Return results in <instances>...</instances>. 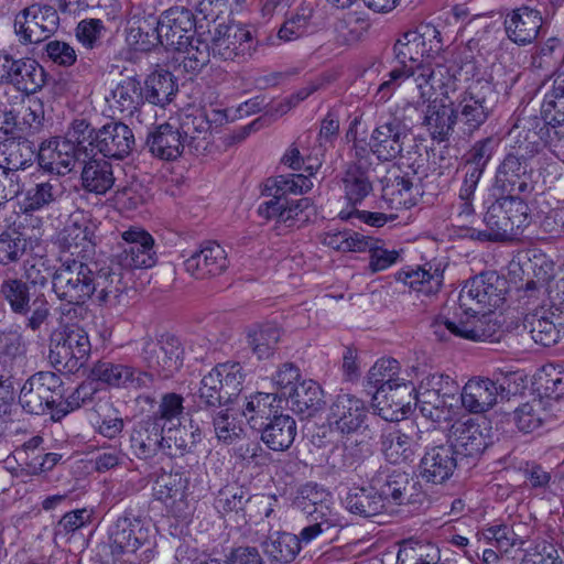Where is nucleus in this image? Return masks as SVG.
Listing matches in <instances>:
<instances>
[{
    "mask_svg": "<svg viewBox=\"0 0 564 564\" xmlns=\"http://www.w3.org/2000/svg\"><path fill=\"white\" fill-rule=\"evenodd\" d=\"M293 507L307 521L300 533L295 534L301 549L303 544H310L329 530L346 525L345 518L334 507L332 494L317 484L302 486Z\"/></svg>",
    "mask_w": 564,
    "mask_h": 564,
    "instance_id": "nucleus-1",
    "label": "nucleus"
},
{
    "mask_svg": "<svg viewBox=\"0 0 564 564\" xmlns=\"http://www.w3.org/2000/svg\"><path fill=\"white\" fill-rule=\"evenodd\" d=\"M94 270L82 260H61L53 279V293L62 302L61 315L68 321L76 319L85 304L94 296Z\"/></svg>",
    "mask_w": 564,
    "mask_h": 564,
    "instance_id": "nucleus-2",
    "label": "nucleus"
},
{
    "mask_svg": "<svg viewBox=\"0 0 564 564\" xmlns=\"http://www.w3.org/2000/svg\"><path fill=\"white\" fill-rule=\"evenodd\" d=\"M399 361L393 358H381L370 368L367 382L375 388L373 401L379 414L386 421H399L403 414V408L408 403L405 397H410L414 387L404 379L398 378Z\"/></svg>",
    "mask_w": 564,
    "mask_h": 564,
    "instance_id": "nucleus-3",
    "label": "nucleus"
},
{
    "mask_svg": "<svg viewBox=\"0 0 564 564\" xmlns=\"http://www.w3.org/2000/svg\"><path fill=\"white\" fill-rule=\"evenodd\" d=\"M540 139L534 132L517 140L496 170V189L502 194L532 192V160L540 150Z\"/></svg>",
    "mask_w": 564,
    "mask_h": 564,
    "instance_id": "nucleus-4",
    "label": "nucleus"
},
{
    "mask_svg": "<svg viewBox=\"0 0 564 564\" xmlns=\"http://www.w3.org/2000/svg\"><path fill=\"white\" fill-rule=\"evenodd\" d=\"M498 102V91L487 79L473 80L459 93L453 105L462 132L471 135L492 116Z\"/></svg>",
    "mask_w": 564,
    "mask_h": 564,
    "instance_id": "nucleus-5",
    "label": "nucleus"
},
{
    "mask_svg": "<svg viewBox=\"0 0 564 564\" xmlns=\"http://www.w3.org/2000/svg\"><path fill=\"white\" fill-rule=\"evenodd\" d=\"M460 315L455 314L454 318L440 316L435 319L433 327L434 334L441 339L445 338V332L451 335L473 341H496L499 340V324L495 322L490 314L484 312L474 305V310L466 307Z\"/></svg>",
    "mask_w": 564,
    "mask_h": 564,
    "instance_id": "nucleus-6",
    "label": "nucleus"
},
{
    "mask_svg": "<svg viewBox=\"0 0 564 564\" xmlns=\"http://www.w3.org/2000/svg\"><path fill=\"white\" fill-rule=\"evenodd\" d=\"M109 546L115 555L135 554L143 549L139 564H148L154 557L149 528L143 521L126 512L109 528Z\"/></svg>",
    "mask_w": 564,
    "mask_h": 564,
    "instance_id": "nucleus-7",
    "label": "nucleus"
},
{
    "mask_svg": "<svg viewBox=\"0 0 564 564\" xmlns=\"http://www.w3.org/2000/svg\"><path fill=\"white\" fill-rule=\"evenodd\" d=\"M91 344L87 332L78 326H67L52 340L50 359L59 371L75 373L88 361Z\"/></svg>",
    "mask_w": 564,
    "mask_h": 564,
    "instance_id": "nucleus-8",
    "label": "nucleus"
},
{
    "mask_svg": "<svg viewBox=\"0 0 564 564\" xmlns=\"http://www.w3.org/2000/svg\"><path fill=\"white\" fill-rule=\"evenodd\" d=\"M65 395L61 376L51 371L32 375L20 389L19 404L29 414L41 415L57 406V401Z\"/></svg>",
    "mask_w": 564,
    "mask_h": 564,
    "instance_id": "nucleus-9",
    "label": "nucleus"
},
{
    "mask_svg": "<svg viewBox=\"0 0 564 564\" xmlns=\"http://www.w3.org/2000/svg\"><path fill=\"white\" fill-rule=\"evenodd\" d=\"M508 280L496 271H485L469 279L462 288L458 303L462 307L474 310V305L491 313L506 300Z\"/></svg>",
    "mask_w": 564,
    "mask_h": 564,
    "instance_id": "nucleus-10",
    "label": "nucleus"
},
{
    "mask_svg": "<svg viewBox=\"0 0 564 564\" xmlns=\"http://www.w3.org/2000/svg\"><path fill=\"white\" fill-rule=\"evenodd\" d=\"M140 357L158 377L169 379L183 367L184 347L175 335L169 333L156 338L144 337Z\"/></svg>",
    "mask_w": 564,
    "mask_h": 564,
    "instance_id": "nucleus-11",
    "label": "nucleus"
},
{
    "mask_svg": "<svg viewBox=\"0 0 564 564\" xmlns=\"http://www.w3.org/2000/svg\"><path fill=\"white\" fill-rule=\"evenodd\" d=\"M370 479L382 496L387 510L392 506L421 502L424 497L420 481L400 469L380 467Z\"/></svg>",
    "mask_w": 564,
    "mask_h": 564,
    "instance_id": "nucleus-12",
    "label": "nucleus"
},
{
    "mask_svg": "<svg viewBox=\"0 0 564 564\" xmlns=\"http://www.w3.org/2000/svg\"><path fill=\"white\" fill-rule=\"evenodd\" d=\"M210 37L212 54L223 61L247 63L258 53L260 41L246 28L231 25L215 29Z\"/></svg>",
    "mask_w": 564,
    "mask_h": 564,
    "instance_id": "nucleus-13",
    "label": "nucleus"
},
{
    "mask_svg": "<svg viewBox=\"0 0 564 564\" xmlns=\"http://www.w3.org/2000/svg\"><path fill=\"white\" fill-rule=\"evenodd\" d=\"M120 252L115 256L118 267L127 272L135 269H150L158 262L155 240L142 227L131 226L121 231Z\"/></svg>",
    "mask_w": 564,
    "mask_h": 564,
    "instance_id": "nucleus-14",
    "label": "nucleus"
},
{
    "mask_svg": "<svg viewBox=\"0 0 564 564\" xmlns=\"http://www.w3.org/2000/svg\"><path fill=\"white\" fill-rule=\"evenodd\" d=\"M58 24L59 17L53 7L32 4L15 15L14 32L21 44H37L48 39Z\"/></svg>",
    "mask_w": 564,
    "mask_h": 564,
    "instance_id": "nucleus-15",
    "label": "nucleus"
},
{
    "mask_svg": "<svg viewBox=\"0 0 564 564\" xmlns=\"http://www.w3.org/2000/svg\"><path fill=\"white\" fill-rule=\"evenodd\" d=\"M410 130L402 117L381 116L370 135V151L381 162L394 160L402 153Z\"/></svg>",
    "mask_w": 564,
    "mask_h": 564,
    "instance_id": "nucleus-16",
    "label": "nucleus"
},
{
    "mask_svg": "<svg viewBox=\"0 0 564 564\" xmlns=\"http://www.w3.org/2000/svg\"><path fill=\"white\" fill-rule=\"evenodd\" d=\"M184 270L196 280H208L221 275L229 267L226 250L218 242L208 240L183 262Z\"/></svg>",
    "mask_w": 564,
    "mask_h": 564,
    "instance_id": "nucleus-17",
    "label": "nucleus"
},
{
    "mask_svg": "<svg viewBox=\"0 0 564 564\" xmlns=\"http://www.w3.org/2000/svg\"><path fill=\"white\" fill-rule=\"evenodd\" d=\"M34 143L22 135H10L0 141V169L10 183L19 182L18 171L29 169L36 160Z\"/></svg>",
    "mask_w": 564,
    "mask_h": 564,
    "instance_id": "nucleus-18",
    "label": "nucleus"
},
{
    "mask_svg": "<svg viewBox=\"0 0 564 564\" xmlns=\"http://www.w3.org/2000/svg\"><path fill=\"white\" fill-rule=\"evenodd\" d=\"M85 160L72 143L62 138L43 141L36 154L39 166L55 176L69 173L77 162Z\"/></svg>",
    "mask_w": 564,
    "mask_h": 564,
    "instance_id": "nucleus-19",
    "label": "nucleus"
},
{
    "mask_svg": "<svg viewBox=\"0 0 564 564\" xmlns=\"http://www.w3.org/2000/svg\"><path fill=\"white\" fill-rule=\"evenodd\" d=\"M159 30L165 48H180L196 32L194 13L185 7H173L158 18Z\"/></svg>",
    "mask_w": 564,
    "mask_h": 564,
    "instance_id": "nucleus-20",
    "label": "nucleus"
},
{
    "mask_svg": "<svg viewBox=\"0 0 564 564\" xmlns=\"http://www.w3.org/2000/svg\"><path fill=\"white\" fill-rule=\"evenodd\" d=\"M135 144L132 129L121 121H110L97 129L95 150L105 158L122 160L133 150Z\"/></svg>",
    "mask_w": 564,
    "mask_h": 564,
    "instance_id": "nucleus-21",
    "label": "nucleus"
},
{
    "mask_svg": "<svg viewBox=\"0 0 564 564\" xmlns=\"http://www.w3.org/2000/svg\"><path fill=\"white\" fill-rule=\"evenodd\" d=\"M368 409L365 402L352 394H339L329 408V423L341 434L358 432L366 423Z\"/></svg>",
    "mask_w": 564,
    "mask_h": 564,
    "instance_id": "nucleus-22",
    "label": "nucleus"
},
{
    "mask_svg": "<svg viewBox=\"0 0 564 564\" xmlns=\"http://www.w3.org/2000/svg\"><path fill=\"white\" fill-rule=\"evenodd\" d=\"M163 441L164 431L161 425L144 417L132 426L129 434V448L135 458L153 462L163 454Z\"/></svg>",
    "mask_w": 564,
    "mask_h": 564,
    "instance_id": "nucleus-23",
    "label": "nucleus"
},
{
    "mask_svg": "<svg viewBox=\"0 0 564 564\" xmlns=\"http://www.w3.org/2000/svg\"><path fill=\"white\" fill-rule=\"evenodd\" d=\"M430 73H432V67L423 64L419 66L410 65L408 68H393L388 74L389 78L379 86L377 94L380 95L381 100H387L404 79L412 77L420 94V99L414 106L417 109L433 96L432 76H430Z\"/></svg>",
    "mask_w": 564,
    "mask_h": 564,
    "instance_id": "nucleus-24",
    "label": "nucleus"
},
{
    "mask_svg": "<svg viewBox=\"0 0 564 564\" xmlns=\"http://www.w3.org/2000/svg\"><path fill=\"white\" fill-rule=\"evenodd\" d=\"M192 153L204 154L212 142V123L203 109L183 112L174 119Z\"/></svg>",
    "mask_w": 564,
    "mask_h": 564,
    "instance_id": "nucleus-25",
    "label": "nucleus"
},
{
    "mask_svg": "<svg viewBox=\"0 0 564 564\" xmlns=\"http://www.w3.org/2000/svg\"><path fill=\"white\" fill-rule=\"evenodd\" d=\"M541 26V12L528 6H521L511 10L503 21L507 37L519 46L533 43L539 35Z\"/></svg>",
    "mask_w": 564,
    "mask_h": 564,
    "instance_id": "nucleus-26",
    "label": "nucleus"
},
{
    "mask_svg": "<svg viewBox=\"0 0 564 564\" xmlns=\"http://www.w3.org/2000/svg\"><path fill=\"white\" fill-rule=\"evenodd\" d=\"M189 478L184 471H172L158 477L154 485V496L165 503L176 518H186L188 505L186 490Z\"/></svg>",
    "mask_w": 564,
    "mask_h": 564,
    "instance_id": "nucleus-27",
    "label": "nucleus"
},
{
    "mask_svg": "<svg viewBox=\"0 0 564 564\" xmlns=\"http://www.w3.org/2000/svg\"><path fill=\"white\" fill-rule=\"evenodd\" d=\"M174 119L156 126L148 133L145 145L152 156L163 161H175L186 149Z\"/></svg>",
    "mask_w": 564,
    "mask_h": 564,
    "instance_id": "nucleus-28",
    "label": "nucleus"
},
{
    "mask_svg": "<svg viewBox=\"0 0 564 564\" xmlns=\"http://www.w3.org/2000/svg\"><path fill=\"white\" fill-rule=\"evenodd\" d=\"M382 199L391 209H410L417 204L419 189L412 178L399 167L389 170L382 178Z\"/></svg>",
    "mask_w": 564,
    "mask_h": 564,
    "instance_id": "nucleus-29",
    "label": "nucleus"
},
{
    "mask_svg": "<svg viewBox=\"0 0 564 564\" xmlns=\"http://www.w3.org/2000/svg\"><path fill=\"white\" fill-rule=\"evenodd\" d=\"M113 107L124 117L135 119L139 123H144L145 113L152 111V107L147 106L143 86L135 77H127L112 90Z\"/></svg>",
    "mask_w": 564,
    "mask_h": 564,
    "instance_id": "nucleus-30",
    "label": "nucleus"
},
{
    "mask_svg": "<svg viewBox=\"0 0 564 564\" xmlns=\"http://www.w3.org/2000/svg\"><path fill=\"white\" fill-rule=\"evenodd\" d=\"M459 457L451 443L429 448L421 459V474L433 484L448 480L457 468Z\"/></svg>",
    "mask_w": 564,
    "mask_h": 564,
    "instance_id": "nucleus-31",
    "label": "nucleus"
},
{
    "mask_svg": "<svg viewBox=\"0 0 564 564\" xmlns=\"http://www.w3.org/2000/svg\"><path fill=\"white\" fill-rule=\"evenodd\" d=\"M126 273L128 272L117 263L94 271V295L99 305L113 307L121 303L128 288Z\"/></svg>",
    "mask_w": 564,
    "mask_h": 564,
    "instance_id": "nucleus-32",
    "label": "nucleus"
},
{
    "mask_svg": "<svg viewBox=\"0 0 564 564\" xmlns=\"http://www.w3.org/2000/svg\"><path fill=\"white\" fill-rule=\"evenodd\" d=\"M449 437L452 440L451 445L459 459L478 458L490 444L489 436L473 420L454 423Z\"/></svg>",
    "mask_w": 564,
    "mask_h": 564,
    "instance_id": "nucleus-33",
    "label": "nucleus"
},
{
    "mask_svg": "<svg viewBox=\"0 0 564 564\" xmlns=\"http://www.w3.org/2000/svg\"><path fill=\"white\" fill-rule=\"evenodd\" d=\"M395 280L424 296L440 292L444 281V269L441 264L427 262L416 268L406 267L395 273Z\"/></svg>",
    "mask_w": 564,
    "mask_h": 564,
    "instance_id": "nucleus-34",
    "label": "nucleus"
},
{
    "mask_svg": "<svg viewBox=\"0 0 564 564\" xmlns=\"http://www.w3.org/2000/svg\"><path fill=\"white\" fill-rule=\"evenodd\" d=\"M505 388L489 378L470 379L459 391L462 405L471 413H482L492 408Z\"/></svg>",
    "mask_w": 564,
    "mask_h": 564,
    "instance_id": "nucleus-35",
    "label": "nucleus"
},
{
    "mask_svg": "<svg viewBox=\"0 0 564 564\" xmlns=\"http://www.w3.org/2000/svg\"><path fill=\"white\" fill-rule=\"evenodd\" d=\"M12 348L14 351H11V347H8L6 351L0 354V436L4 434L7 423L10 421L14 400V364L22 355L19 343L12 345Z\"/></svg>",
    "mask_w": 564,
    "mask_h": 564,
    "instance_id": "nucleus-36",
    "label": "nucleus"
},
{
    "mask_svg": "<svg viewBox=\"0 0 564 564\" xmlns=\"http://www.w3.org/2000/svg\"><path fill=\"white\" fill-rule=\"evenodd\" d=\"M258 432L269 449L284 452L293 445L297 435V425L293 416L280 412Z\"/></svg>",
    "mask_w": 564,
    "mask_h": 564,
    "instance_id": "nucleus-37",
    "label": "nucleus"
},
{
    "mask_svg": "<svg viewBox=\"0 0 564 564\" xmlns=\"http://www.w3.org/2000/svg\"><path fill=\"white\" fill-rule=\"evenodd\" d=\"M282 403L283 399L279 393L257 392L247 399L242 415L252 430L259 431L282 411Z\"/></svg>",
    "mask_w": 564,
    "mask_h": 564,
    "instance_id": "nucleus-38",
    "label": "nucleus"
},
{
    "mask_svg": "<svg viewBox=\"0 0 564 564\" xmlns=\"http://www.w3.org/2000/svg\"><path fill=\"white\" fill-rule=\"evenodd\" d=\"M529 323L531 338L543 347L554 346L564 335V315L557 308L535 312Z\"/></svg>",
    "mask_w": 564,
    "mask_h": 564,
    "instance_id": "nucleus-39",
    "label": "nucleus"
},
{
    "mask_svg": "<svg viewBox=\"0 0 564 564\" xmlns=\"http://www.w3.org/2000/svg\"><path fill=\"white\" fill-rule=\"evenodd\" d=\"M344 505L350 513L364 518H371L388 511L382 496L376 490L371 479L368 486L349 488L344 498Z\"/></svg>",
    "mask_w": 564,
    "mask_h": 564,
    "instance_id": "nucleus-40",
    "label": "nucleus"
},
{
    "mask_svg": "<svg viewBox=\"0 0 564 564\" xmlns=\"http://www.w3.org/2000/svg\"><path fill=\"white\" fill-rule=\"evenodd\" d=\"M64 194V186L58 177L46 180L40 177L26 188L22 206L25 213L39 212L56 204Z\"/></svg>",
    "mask_w": 564,
    "mask_h": 564,
    "instance_id": "nucleus-41",
    "label": "nucleus"
},
{
    "mask_svg": "<svg viewBox=\"0 0 564 564\" xmlns=\"http://www.w3.org/2000/svg\"><path fill=\"white\" fill-rule=\"evenodd\" d=\"M544 411L555 420L564 419V370L550 366L540 376Z\"/></svg>",
    "mask_w": 564,
    "mask_h": 564,
    "instance_id": "nucleus-42",
    "label": "nucleus"
},
{
    "mask_svg": "<svg viewBox=\"0 0 564 564\" xmlns=\"http://www.w3.org/2000/svg\"><path fill=\"white\" fill-rule=\"evenodd\" d=\"M484 223L486 225V229L479 230L476 228H467V234H465L464 237L486 242L506 241L517 235L513 229H510V223L496 200L485 213Z\"/></svg>",
    "mask_w": 564,
    "mask_h": 564,
    "instance_id": "nucleus-43",
    "label": "nucleus"
},
{
    "mask_svg": "<svg viewBox=\"0 0 564 564\" xmlns=\"http://www.w3.org/2000/svg\"><path fill=\"white\" fill-rule=\"evenodd\" d=\"M83 162L80 184L84 191L96 195H105L115 184L113 170L105 159L88 156Z\"/></svg>",
    "mask_w": 564,
    "mask_h": 564,
    "instance_id": "nucleus-44",
    "label": "nucleus"
},
{
    "mask_svg": "<svg viewBox=\"0 0 564 564\" xmlns=\"http://www.w3.org/2000/svg\"><path fill=\"white\" fill-rule=\"evenodd\" d=\"M11 65L9 85H12L18 91L31 95L44 86L46 73L35 59L29 57L13 58Z\"/></svg>",
    "mask_w": 564,
    "mask_h": 564,
    "instance_id": "nucleus-45",
    "label": "nucleus"
},
{
    "mask_svg": "<svg viewBox=\"0 0 564 564\" xmlns=\"http://www.w3.org/2000/svg\"><path fill=\"white\" fill-rule=\"evenodd\" d=\"M423 124L433 140L438 142L448 140L455 124H458L453 101L449 105L437 102L436 100L430 102L426 107Z\"/></svg>",
    "mask_w": 564,
    "mask_h": 564,
    "instance_id": "nucleus-46",
    "label": "nucleus"
},
{
    "mask_svg": "<svg viewBox=\"0 0 564 564\" xmlns=\"http://www.w3.org/2000/svg\"><path fill=\"white\" fill-rule=\"evenodd\" d=\"M416 408L433 423H449L457 414L459 400L438 397L434 392L415 391Z\"/></svg>",
    "mask_w": 564,
    "mask_h": 564,
    "instance_id": "nucleus-47",
    "label": "nucleus"
},
{
    "mask_svg": "<svg viewBox=\"0 0 564 564\" xmlns=\"http://www.w3.org/2000/svg\"><path fill=\"white\" fill-rule=\"evenodd\" d=\"M380 444L386 459L394 465L413 462L417 449L413 437L397 429L383 432Z\"/></svg>",
    "mask_w": 564,
    "mask_h": 564,
    "instance_id": "nucleus-48",
    "label": "nucleus"
},
{
    "mask_svg": "<svg viewBox=\"0 0 564 564\" xmlns=\"http://www.w3.org/2000/svg\"><path fill=\"white\" fill-rule=\"evenodd\" d=\"M345 197L350 205L361 204L373 189L369 170L360 163H350L341 176Z\"/></svg>",
    "mask_w": 564,
    "mask_h": 564,
    "instance_id": "nucleus-49",
    "label": "nucleus"
},
{
    "mask_svg": "<svg viewBox=\"0 0 564 564\" xmlns=\"http://www.w3.org/2000/svg\"><path fill=\"white\" fill-rule=\"evenodd\" d=\"M284 401L291 402L294 412L310 417L319 411L324 404L323 390L314 380H302L295 389H292Z\"/></svg>",
    "mask_w": 564,
    "mask_h": 564,
    "instance_id": "nucleus-50",
    "label": "nucleus"
},
{
    "mask_svg": "<svg viewBox=\"0 0 564 564\" xmlns=\"http://www.w3.org/2000/svg\"><path fill=\"white\" fill-rule=\"evenodd\" d=\"M395 59L400 64L398 68H408L410 65L423 64V57H427V43L419 31H408L398 39L393 46Z\"/></svg>",
    "mask_w": 564,
    "mask_h": 564,
    "instance_id": "nucleus-51",
    "label": "nucleus"
},
{
    "mask_svg": "<svg viewBox=\"0 0 564 564\" xmlns=\"http://www.w3.org/2000/svg\"><path fill=\"white\" fill-rule=\"evenodd\" d=\"M262 550L271 562L289 564L300 553L299 540L289 532H273L262 542Z\"/></svg>",
    "mask_w": 564,
    "mask_h": 564,
    "instance_id": "nucleus-52",
    "label": "nucleus"
},
{
    "mask_svg": "<svg viewBox=\"0 0 564 564\" xmlns=\"http://www.w3.org/2000/svg\"><path fill=\"white\" fill-rule=\"evenodd\" d=\"M251 496L238 487L220 489L214 500V507L223 517L235 518L236 522H247V505L251 502Z\"/></svg>",
    "mask_w": 564,
    "mask_h": 564,
    "instance_id": "nucleus-53",
    "label": "nucleus"
},
{
    "mask_svg": "<svg viewBox=\"0 0 564 564\" xmlns=\"http://www.w3.org/2000/svg\"><path fill=\"white\" fill-rule=\"evenodd\" d=\"M225 0H199L196 4L195 25L198 36L214 37L218 25L228 26L224 17Z\"/></svg>",
    "mask_w": 564,
    "mask_h": 564,
    "instance_id": "nucleus-54",
    "label": "nucleus"
},
{
    "mask_svg": "<svg viewBox=\"0 0 564 564\" xmlns=\"http://www.w3.org/2000/svg\"><path fill=\"white\" fill-rule=\"evenodd\" d=\"M142 86L145 101L160 107L170 104L177 91L173 75L169 72L150 74Z\"/></svg>",
    "mask_w": 564,
    "mask_h": 564,
    "instance_id": "nucleus-55",
    "label": "nucleus"
},
{
    "mask_svg": "<svg viewBox=\"0 0 564 564\" xmlns=\"http://www.w3.org/2000/svg\"><path fill=\"white\" fill-rule=\"evenodd\" d=\"M158 18L149 15L138 23L137 26H131L128 31L127 41L139 52H150L158 45L164 46L161 32L159 30Z\"/></svg>",
    "mask_w": 564,
    "mask_h": 564,
    "instance_id": "nucleus-56",
    "label": "nucleus"
},
{
    "mask_svg": "<svg viewBox=\"0 0 564 564\" xmlns=\"http://www.w3.org/2000/svg\"><path fill=\"white\" fill-rule=\"evenodd\" d=\"M200 441L198 430L192 431L185 425L175 424L164 433L163 454L170 457L184 456L191 453Z\"/></svg>",
    "mask_w": 564,
    "mask_h": 564,
    "instance_id": "nucleus-57",
    "label": "nucleus"
},
{
    "mask_svg": "<svg viewBox=\"0 0 564 564\" xmlns=\"http://www.w3.org/2000/svg\"><path fill=\"white\" fill-rule=\"evenodd\" d=\"M441 561L440 549L431 542L405 540L400 545L398 564H438Z\"/></svg>",
    "mask_w": 564,
    "mask_h": 564,
    "instance_id": "nucleus-58",
    "label": "nucleus"
},
{
    "mask_svg": "<svg viewBox=\"0 0 564 564\" xmlns=\"http://www.w3.org/2000/svg\"><path fill=\"white\" fill-rule=\"evenodd\" d=\"M198 35L197 37L193 36L184 42V46L174 48L184 54L182 65L187 73L196 74L209 63L212 42L209 36L206 39Z\"/></svg>",
    "mask_w": 564,
    "mask_h": 564,
    "instance_id": "nucleus-59",
    "label": "nucleus"
},
{
    "mask_svg": "<svg viewBox=\"0 0 564 564\" xmlns=\"http://www.w3.org/2000/svg\"><path fill=\"white\" fill-rule=\"evenodd\" d=\"M13 314L21 319L22 325L20 327L36 333L47 323L51 316V305L46 296L41 293Z\"/></svg>",
    "mask_w": 564,
    "mask_h": 564,
    "instance_id": "nucleus-60",
    "label": "nucleus"
},
{
    "mask_svg": "<svg viewBox=\"0 0 564 564\" xmlns=\"http://www.w3.org/2000/svg\"><path fill=\"white\" fill-rule=\"evenodd\" d=\"M281 337V329L274 324L251 327L247 333V341L259 359L272 356Z\"/></svg>",
    "mask_w": 564,
    "mask_h": 564,
    "instance_id": "nucleus-61",
    "label": "nucleus"
},
{
    "mask_svg": "<svg viewBox=\"0 0 564 564\" xmlns=\"http://www.w3.org/2000/svg\"><path fill=\"white\" fill-rule=\"evenodd\" d=\"M500 141L495 135L477 140L463 156V167L484 174Z\"/></svg>",
    "mask_w": 564,
    "mask_h": 564,
    "instance_id": "nucleus-62",
    "label": "nucleus"
},
{
    "mask_svg": "<svg viewBox=\"0 0 564 564\" xmlns=\"http://www.w3.org/2000/svg\"><path fill=\"white\" fill-rule=\"evenodd\" d=\"M132 373V366L109 360L97 361L90 370V378L109 387L124 388Z\"/></svg>",
    "mask_w": 564,
    "mask_h": 564,
    "instance_id": "nucleus-63",
    "label": "nucleus"
},
{
    "mask_svg": "<svg viewBox=\"0 0 564 564\" xmlns=\"http://www.w3.org/2000/svg\"><path fill=\"white\" fill-rule=\"evenodd\" d=\"M28 250V240L15 229H7L0 234V265L18 264Z\"/></svg>",
    "mask_w": 564,
    "mask_h": 564,
    "instance_id": "nucleus-64",
    "label": "nucleus"
}]
</instances>
